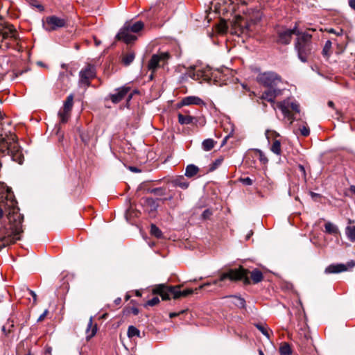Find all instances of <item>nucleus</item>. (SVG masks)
Segmentation results:
<instances>
[{
	"mask_svg": "<svg viewBox=\"0 0 355 355\" xmlns=\"http://www.w3.org/2000/svg\"><path fill=\"white\" fill-rule=\"evenodd\" d=\"M249 274L250 275V278L253 284H257L263 279V273L259 269L256 268L250 272L248 270L240 266L236 269H230L227 272L222 273L218 279H215L211 282H206L195 290L188 288L182 291H180L181 286H173L161 284L155 286L153 289V293L160 295L162 300H168L171 297L176 300L187 297L193 293L195 291L205 289L211 286L222 287L223 285L220 282L226 279H229L231 282L242 280L245 284H250L251 281L248 277Z\"/></svg>",
	"mask_w": 355,
	"mask_h": 355,
	"instance_id": "f257e3e1",
	"label": "nucleus"
},
{
	"mask_svg": "<svg viewBox=\"0 0 355 355\" xmlns=\"http://www.w3.org/2000/svg\"><path fill=\"white\" fill-rule=\"evenodd\" d=\"M10 223V227L0 229V250L3 248L15 243L21 239L20 234L23 232L22 223L24 216L15 211L13 208L12 213L8 216Z\"/></svg>",
	"mask_w": 355,
	"mask_h": 355,
	"instance_id": "f03ea898",
	"label": "nucleus"
},
{
	"mask_svg": "<svg viewBox=\"0 0 355 355\" xmlns=\"http://www.w3.org/2000/svg\"><path fill=\"white\" fill-rule=\"evenodd\" d=\"M312 36L309 33L298 34L295 43V49L298 58L302 62H306L312 53Z\"/></svg>",
	"mask_w": 355,
	"mask_h": 355,
	"instance_id": "7ed1b4c3",
	"label": "nucleus"
},
{
	"mask_svg": "<svg viewBox=\"0 0 355 355\" xmlns=\"http://www.w3.org/2000/svg\"><path fill=\"white\" fill-rule=\"evenodd\" d=\"M19 35L13 25L3 21L0 18V49L7 50L10 44L7 40L17 41Z\"/></svg>",
	"mask_w": 355,
	"mask_h": 355,
	"instance_id": "20e7f679",
	"label": "nucleus"
},
{
	"mask_svg": "<svg viewBox=\"0 0 355 355\" xmlns=\"http://www.w3.org/2000/svg\"><path fill=\"white\" fill-rule=\"evenodd\" d=\"M171 58V54L167 51L153 54L148 62L147 68L152 73H155L158 69L166 66Z\"/></svg>",
	"mask_w": 355,
	"mask_h": 355,
	"instance_id": "39448f33",
	"label": "nucleus"
},
{
	"mask_svg": "<svg viewBox=\"0 0 355 355\" xmlns=\"http://www.w3.org/2000/svg\"><path fill=\"white\" fill-rule=\"evenodd\" d=\"M257 80L266 87L275 88L282 82V78L277 73L268 71L259 73L257 77Z\"/></svg>",
	"mask_w": 355,
	"mask_h": 355,
	"instance_id": "423d86ee",
	"label": "nucleus"
},
{
	"mask_svg": "<svg viewBox=\"0 0 355 355\" xmlns=\"http://www.w3.org/2000/svg\"><path fill=\"white\" fill-rule=\"evenodd\" d=\"M277 105L284 116L291 121L294 119L293 116L291 114V110L296 113L300 112V105L295 101H290L289 99L279 102Z\"/></svg>",
	"mask_w": 355,
	"mask_h": 355,
	"instance_id": "0eeeda50",
	"label": "nucleus"
},
{
	"mask_svg": "<svg viewBox=\"0 0 355 355\" xmlns=\"http://www.w3.org/2000/svg\"><path fill=\"white\" fill-rule=\"evenodd\" d=\"M96 71L94 65L88 64L79 73V83L82 85L89 87L91 80L96 77Z\"/></svg>",
	"mask_w": 355,
	"mask_h": 355,
	"instance_id": "6e6552de",
	"label": "nucleus"
},
{
	"mask_svg": "<svg viewBox=\"0 0 355 355\" xmlns=\"http://www.w3.org/2000/svg\"><path fill=\"white\" fill-rule=\"evenodd\" d=\"M73 106V94H71L67 97L64 102L62 108L58 112V116L60 122L65 123L70 117L71 112Z\"/></svg>",
	"mask_w": 355,
	"mask_h": 355,
	"instance_id": "1a4fd4ad",
	"label": "nucleus"
},
{
	"mask_svg": "<svg viewBox=\"0 0 355 355\" xmlns=\"http://www.w3.org/2000/svg\"><path fill=\"white\" fill-rule=\"evenodd\" d=\"M66 20L55 15L47 17L44 24L45 29L48 31H55L57 28L66 26Z\"/></svg>",
	"mask_w": 355,
	"mask_h": 355,
	"instance_id": "9d476101",
	"label": "nucleus"
},
{
	"mask_svg": "<svg viewBox=\"0 0 355 355\" xmlns=\"http://www.w3.org/2000/svg\"><path fill=\"white\" fill-rule=\"evenodd\" d=\"M355 266V261L350 260L347 263L331 264L325 268L327 274L339 273L352 270Z\"/></svg>",
	"mask_w": 355,
	"mask_h": 355,
	"instance_id": "9b49d317",
	"label": "nucleus"
},
{
	"mask_svg": "<svg viewBox=\"0 0 355 355\" xmlns=\"http://www.w3.org/2000/svg\"><path fill=\"white\" fill-rule=\"evenodd\" d=\"M130 91V87H121L115 90L114 94H112L110 95V100L114 103H118L121 102L126 96H128V101H130L132 98V94H128Z\"/></svg>",
	"mask_w": 355,
	"mask_h": 355,
	"instance_id": "f8f14e48",
	"label": "nucleus"
},
{
	"mask_svg": "<svg viewBox=\"0 0 355 355\" xmlns=\"http://www.w3.org/2000/svg\"><path fill=\"white\" fill-rule=\"evenodd\" d=\"M128 26H123L116 35L119 40H122L126 44H130L135 41L137 37L131 33Z\"/></svg>",
	"mask_w": 355,
	"mask_h": 355,
	"instance_id": "ddd939ff",
	"label": "nucleus"
},
{
	"mask_svg": "<svg viewBox=\"0 0 355 355\" xmlns=\"http://www.w3.org/2000/svg\"><path fill=\"white\" fill-rule=\"evenodd\" d=\"M191 105H205V103L198 96H189L183 98L178 104V107H182V106H187Z\"/></svg>",
	"mask_w": 355,
	"mask_h": 355,
	"instance_id": "4468645a",
	"label": "nucleus"
},
{
	"mask_svg": "<svg viewBox=\"0 0 355 355\" xmlns=\"http://www.w3.org/2000/svg\"><path fill=\"white\" fill-rule=\"evenodd\" d=\"M296 33V28L293 29H286L282 31H279L278 33V41L281 44H288L292 39V36Z\"/></svg>",
	"mask_w": 355,
	"mask_h": 355,
	"instance_id": "2eb2a0df",
	"label": "nucleus"
},
{
	"mask_svg": "<svg viewBox=\"0 0 355 355\" xmlns=\"http://www.w3.org/2000/svg\"><path fill=\"white\" fill-rule=\"evenodd\" d=\"M280 94V90L275 88H270V89L263 92L261 98L270 103L275 101V98Z\"/></svg>",
	"mask_w": 355,
	"mask_h": 355,
	"instance_id": "dca6fc26",
	"label": "nucleus"
},
{
	"mask_svg": "<svg viewBox=\"0 0 355 355\" xmlns=\"http://www.w3.org/2000/svg\"><path fill=\"white\" fill-rule=\"evenodd\" d=\"M184 114L182 113H178V123L181 125H189V124H193L195 122L197 121V119L194 116H191L189 114H187V111H184Z\"/></svg>",
	"mask_w": 355,
	"mask_h": 355,
	"instance_id": "f3484780",
	"label": "nucleus"
},
{
	"mask_svg": "<svg viewBox=\"0 0 355 355\" xmlns=\"http://www.w3.org/2000/svg\"><path fill=\"white\" fill-rule=\"evenodd\" d=\"M96 331H97L96 324H94V325L93 324V319L91 317L89 318V322L87 324V327L86 329L87 338L90 339L91 338L94 336L95 334H96Z\"/></svg>",
	"mask_w": 355,
	"mask_h": 355,
	"instance_id": "a211bd4d",
	"label": "nucleus"
},
{
	"mask_svg": "<svg viewBox=\"0 0 355 355\" xmlns=\"http://www.w3.org/2000/svg\"><path fill=\"white\" fill-rule=\"evenodd\" d=\"M123 26H128L130 32L137 33L143 29L144 24L142 21H139L134 23L133 24L125 23Z\"/></svg>",
	"mask_w": 355,
	"mask_h": 355,
	"instance_id": "6ab92c4d",
	"label": "nucleus"
},
{
	"mask_svg": "<svg viewBox=\"0 0 355 355\" xmlns=\"http://www.w3.org/2000/svg\"><path fill=\"white\" fill-rule=\"evenodd\" d=\"M227 297L232 299V303L237 307L240 309H243L245 307V300L244 298L236 295H230Z\"/></svg>",
	"mask_w": 355,
	"mask_h": 355,
	"instance_id": "aec40b11",
	"label": "nucleus"
},
{
	"mask_svg": "<svg viewBox=\"0 0 355 355\" xmlns=\"http://www.w3.org/2000/svg\"><path fill=\"white\" fill-rule=\"evenodd\" d=\"M325 232L329 234L336 235L339 233L338 227L331 222L324 224Z\"/></svg>",
	"mask_w": 355,
	"mask_h": 355,
	"instance_id": "412c9836",
	"label": "nucleus"
},
{
	"mask_svg": "<svg viewBox=\"0 0 355 355\" xmlns=\"http://www.w3.org/2000/svg\"><path fill=\"white\" fill-rule=\"evenodd\" d=\"M199 171V168L194 164H189L186 167L185 175L187 178L195 176Z\"/></svg>",
	"mask_w": 355,
	"mask_h": 355,
	"instance_id": "4be33fe9",
	"label": "nucleus"
},
{
	"mask_svg": "<svg viewBox=\"0 0 355 355\" xmlns=\"http://www.w3.org/2000/svg\"><path fill=\"white\" fill-rule=\"evenodd\" d=\"M270 149L274 154L281 155L282 149L280 141L276 139H273Z\"/></svg>",
	"mask_w": 355,
	"mask_h": 355,
	"instance_id": "5701e85b",
	"label": "nucleus"
},
{
	"mask_svg": "<svg viewBox=\"0 0 355 355\" xmlns=\"http://www.w3.org/2000/svg\"><path fill=\"white\" fill-rule=\"evenodd\" d=\"M280 355H291L292 349L291 345L288 343H282L279 347Z\"/></svg>",
	"mask_w": 355,
	"mask_h": 355,
	"instance_id": "b1692460",
	"label": "nucleus"
},
{
	"mask_svg": "<svg viewBox=\"0 0 355 355\" xmlns=\"http://www.w3.org/2000/svg\"><path fill=\"white\" fill-rule=\"evenodd\" d=\"M216 142L212 139H205L202 143V146L204 150L209 151L214 148Z\"/></svg>",
	"mask_w": 355,
	"mask_h": 355,
	"instance_id": "393cba45",
	"label": "nucleus"
},
{
	"mask_svg": "<svg viewBox=\"0 0 355 355\" xmlns=\"http://www.w3.org/2000/svg\"><path fill=\"white\" fill-rule=\"evenodd\" d=\"M348 239L352 242L355 241V226H347L345 230Z\"/></svg>",
	"mask_w": 355,
	"mask_h": 355,
	"instance_id": "a878e982",
	"label": "nucleus"
},
{
	"mask_svg": "<svg viewBox=\"0 0 355 355\" xmlns=\"http://www.w3.org/2000/svg\"><path fill=\"white\" fill-rule=\"evenodd\" d=\"M128 336L131 338H133L135 336H137V337H139L140 338L141 337V335H140V331L136 328L134 326H129L128 329Z\"/></svg>",
	"mask_w": 355,
	"mask_h": 355,
	"instance_id": "bb28decb",
	"label": "nucleus"
},
{
	"mask_svg": "<svg viewBox=\"0 0 355 355\" xmlns=\"http://www.w3.org/2000/svg\"><path fill=\"white\" fill-rule=\"evenodd\" d=\"M255 327L268 338H270V330L268 328L266 325H264L261 323H258L255 324Z\"/></svg>",
	"mask_w": 355,
	"mask_h": 355,
	"instance_id": "cd10ccee",
	"label": "nucleus"
},
{
	"mask_svg": "<svg viewBox=\"0 0 355 355\" xmlns=\"http://www.w3.org/2000/svg\"><path fill=\"white\" fill-rule=\"evenodd\" d=\"M150 234L154 236L157 239H160L162 237V232L159 227H157L155 225L152 224L150 225Z\"/></svg>",
	"mask_w": 355,
	"mask_h": 355,
	"instance_id": "c85d7f7f",
	"label": "nucleus"
},
{
	"mask_svg": "<svg viewBox=\"0 0 355 355\" xmlns=\"http://www.w3.org/2000/svg\"><path fill=\"white\" fill-rule=\"evenodd\" d=\"M186 74L187 75V76L191 78L193 80H198L201 76L200 72L195 71L194 67H191L188 69Z\"/></svg>",
	"mask_w": 355,
	"mask_h": 355,
	"instance_id": "c756f323",
	"label": "nucleus"
},
{
	"mask_svg": "<svg viewBox=\"0 0 355 355\" xmlns=\"http://www.w3.org/2000/svg\"><path fill=\"white\" fill-rule=\"evenodd\" d=\"M135 58V53L130 52L123 57V62L124 63L125 65H129L130 63L133 62Z\"/></svg>",
	"mask_w": 355,
	"mask_h": 355,
	"instance_id": "7c9ffc66",
	"label": "nucleus"
},
{
	"mask_svg": "<svg viewBox=\"0 0 355 355\" xmlns=\"http://www.w3.org/2000/svg\"><path fill=\"white\" fill-rule=\"evenodd\" d=\"M174 184L177 187H179L183 189H186L189 187V182L184 181L183 178L176 179L174 181Z\"/></svg>",
	"mask_w": 355,
	"mask_h": 355,
	"instance_id": "2f4dec72",
	"label": "nucleus"
},
{
	"mask_svg": "<svg viewBox=\"0 0 355 355\" xmlns=\"http://www.w3.org/2000/svg\"><path fill=\"white\" fill-rule=\"evenodd\" d=\"M331 49V42L330 40H327L325 42V44L322 49V55L327 58H328L330 55Z\"/></svg>",
	"mask_w": 355,
	"mask_h": 355,
	"instance_id": "473e14b6",
	"label": "nucleus"
},
{
	"mask_svg": "<svg viewBox=\"0 0 355 355\" xmlns=\"http://www.w3.org/2000/svg\"><path fill=\"white\" fill-rule=\"evenodd\" d=\"M144 203L150 207L151 210H155L157 207L156 201L152 198H144Z\"/></svg>",
	"mask_w": 355,
	"mask_h": 355,
	"instance_id": "72a5a7b5",
	"label": "nucleus"
},
{
	"mask_svg": "<svg viewBox=\"0 0 355 355\" xmlns=\"http://www.w3.org/2000/svg\"><path fill=\"white\" fill-rule=\"evenodd\" d=\"M223 162V157H220L217 158L213 163L210 165L209 171H213L216 170Z\"/></svg>",
	"mask_w": 355,
	"mask_h": 355,
	"instance_id": "f704fd0d",
	"label": "nucleus"
},
{
	"mask_svg": "<svg viewBox=\"0 0 355 355\" xmlns=\"http://www.w3.org/2000/svg\"><path fill=\"white\" fill-rule=\"evenodd\" d=\"M150 193L157 195V196H163L164 195V189L163 188H155L150 190Z\"/></svg>",
	"mask_w": 355,
	"mask_h": 355,
	"instance_id": "c9c22d12",
	"label": "nucleus"
},
{
	"mask_svg": "<svg viewBox=\"0 0 355 355\" xmlns=\"http://www.w3.org/2000/svg\"><path fill=\"white\" fill-rule=\"evenodd\" d=\"M159 302V299L158 297H154L151 300H148L146 302L147 306H153L156 304H157Z\"/></svg>",
	"mask_w": 355,
	"mask_h": 355,
	"instance_id": "e433bc0d",
	"label": "nucleus"
},
{
	"mask_svg": "<svg viewBox=\"0 0 355 355\" xmlns=\"http://www.w3.org/2000/svg\"><path fill=\"white\" fill-rule=\"evenodd\" d=\"M299 130L301 133V135L304 137H307L309 133H310V130L308 127L306 126H302L301 128H299Z\"/></svg>",
	"mask_w": 355,
	"mask_h": 355,
	"instance_id": "4c0bfd02",
	"label": "nucleus"
},
{
	"mask_svg": "<svg viewBox=\"0 0 355 355\" xmlns=\"http://www.w3.org/2000/svg\"><path fill=\"white\" fill-rule=\"evenodd\" d=\"M24 289L26 291H28L29 293V294L33 297V305L36 304H37V295H36V293L33 291L29 289L27 286H24Z\"/></svg>",
	"mask_w": 355,
	"mask_h": 355,
	"instance_id": "58836bf2",
	"label": "nucleus"
},
{
	"mask_svg": "<svg viewBox=\"0 0 355 355\" xmlns=\"http://www.w3.org/2000/svg\"><path fill=\"white\" fill-rule=\"evenodd\" d=\"M239 181L245 185H252L253 183L252 180L251 178H250L249 177L243 178H241L239 179Z\"/></svg>",
	"mask_w": 355,
	"mask_h": 355,
	"instance_id": "ea45409f",
	"label": "nucleus"
},
{
	"mask_svg": "<svg viewBox=\"0 0 355 355\" xmlns=\"http://www.w3.org/2000/svg\"><path fill=\"white\" fill-rule=\"evenodd\" d=\"M28 3H29L31 6H35L40 10H43V6L40 4L37 3V1L36 0H26Z\"/></svg>",
	"mask_w": 355,
	"mask_h": 355,
	"instance_id": "a19ab883",
	"label": "nucleus"
},
{
	"mask_svg": "<svg viewBox=\"0 0 355 355\" xmlns=\"http://www.w3.org/2000/svg\"><path fill=\"white\" fill-rule=\"evenodd\" d=\"M48 313H49V311H48L47 309H46V310L44 311V313L40 315L39 318L37 319V321H38V322H41V321H42V320L45 318V317L46 316V315L48 314Z\"/></svg>",
	"mask_w": 355,
	"mask_h": 355,
	"instance_id": "79ce46f5",
	"label": "nucleus"
},
{
	"mask_svg": "<svg viewBox=\"0 0 355 355\" xmlns=\"http://www.w3.org/2000/svg\"><path fill=\"white\" fill-rule=\"evenodd\" d=\"M130 312H131L133 315H138V314H139V309H138L137 307H132V308L130 309Z\"/></svg>",
	"mask_w": 355,
	"mask_h": 355,
	"instance_id": "37998d69",
	"label": "nucleus"
},
{
	"mask_svg": "<svg viewBox=\"0 0 355 355\" xmlns=\"http://www.w3.org/2000/svg\"><path fill=\"white\" fill-rule=\"evenodd\" d=\"M184 312V311H180V312H179V313H175V312H174V313H171L169 314V317H170L171 318H175V317H176V316L179 315L180 313H183Z\"/></svg>",
	"mask_w": 355,
	"mask_h": 355,
	"instance_id": "c03bdc74",
	"label": "nucleus"
},
{
	"mask_svg": "<svg viewBox=\"0 0 355 355\" xmlns=\"http://www.w3.org/2000/svg\"><path fill=\"white\" fill-rule=\"evenodd\" d=\"M349 6L353 10H355V0H349Z\"/></svg>",
	"mask_w": 355,
	"mask_h": 355,
	"instance_id": "a18cd8bd",
	"label": "nucleus"
},
{
	"mask_svg": "<svg viewBox=\"0 0 355 355\" xmlns=\"http://www.w3.org/2000/svg\"><path fill=\"white\" fill-rule=\"evenodd\" d=\"M114 303L116 306L120 305L121 303V298L117 297L116 299L114 300Z\"/></svg>",
	"mask_w": 355,
	"mask_h": 355,
	"instance_id": "49530a36",
	"label": "nucleus"
},
{
	"mask_svg": "<svg viewBox=\"0 0 355 355\" xmlns=\"http://www.w3.org/2000/svg\"><path fill=\"white\" fill-rule=\"evenodd\" d=\"M299 169L300 171L303 173V175L305 176L306 175V171H305V168L304 167V166L300 164L299 165Z\"/></svg>",
	"mask_w": 355,
	"mask_h": 355,
	"instance_id": "de8ad7c7",
	"label": "nucleus"
},
{
	"mask_svg": "<svg viewBox=\"0 0 355 355\" xmlns=\"http://www.w3.org/2000/svg\"><path fill=\"white\" fill-rule=\"evenodd\" d=\"M329 33H335V34H336V35H341V34H342L343 31H342V30H340V31H339V32H336V31H334V29H331V30L329 31Z\"/></svg>",
	"mask_w": 355,
	"mask_h": 355,
	"instance_id": "09e8293b",
	"label": "nucleus"
},
{
	"mask_svg": "<svg viewBox=\"0 0 355 355\" xmlns=\"http://www.w3.org/2000/svg\"><path fill=\"white\" fill-rule=\"evenodd\" d=\"M3 216V211L2 208L0 207V219H1Z\"/></svg>",
	"mask_w": 355,
	"mask_h": 355,
	"instance_id": "8fccbe9b",
	"label": "nucleus"
},
{
	"mask_svg": "<svg viewBox=\"0 0 355 355\" xmlns=\"http://www.w3.org/2000/svg\"><path fill=\"white\" fill-rule=\"evenodd\" d=\"M270 132L269 130H267V131L266 132V137H267V139H268V140H269V139H270V135H269V133H270Z\"/></svg>",
	"mask_w": 355,
	"mask_h": 355,
	"instance_id": "3c124183",
	"label": "nucleus"
},
{
	"mask_svg": "<svg viewBox=\"0 0 355 355\" xmlns=\"http://www.w3.org/2000/svg\"><path fill=\"white\" fill-rule=\"evenodd\" d=\"M351 191L355 194V186L350 187Z\"/></svg>",
	"mask_w": 355,
	"mask_h": 355,
	"instance_id": "603ef678",
	"label": "nucleus"
},
{
	"mask_svg": "<svg viewBox=\"0 0 355 355\" xmlns=\"http://www.w3.org/2000/svg\"><path fill=\"white\" fill-rule=\"evenodd\" d=\"M328 105H329V107H333V106H334V103H333L332 101H329V102H328Z\"/></svg>",
	"mask_w": 355,
	"mask_h": 355,
	"instance_id": "864d4df0",
	"label": "nucleus"
},
{
	"mask_svg": "<svg viewBox=\"0 0 355 355\" xmlns=\"http://www.w3.org/2000/svg\"><path fill=\"white\" fill-rule=\"evenodd\" d=\"M271 134L275 135L276 137H279V135L276 132H271Z\"/></svg>",
	"mask_w": 355,
	"mask_h": 355,
	"instance_id": "5fc2aeb1",
	"label": "nucleus"
},
{
	"mask_svg": "<svg viewBox=\"0 0 355 355\" xmlns=\"http://www.w3.org/2000/svg\"><path fill=\"white\" fill-rule=\"evenodd\" d=\"M259 355H264V354L261 349H259Z\"/></svg>",
	"mask_w": 355,
	"mask_h": 355,
	"instance_id": "6e6d98bb",
	"label": "nucleus"
},
{
	"mask_svg": "<svg viewBox=\"0 0 355 355\" xmlns=\"http://www.w3.org/2000/svg\"><path fill=\"white\" fill-rule=\"evenodd\" d=\"M3 119V114L0 112V121L2 120Z\"/></svg>",
	"mask_w": 355,
	"mask_h": 355,
	"instance_id": "4d7b16f0",
	"label": "nucleus"
},
{
	"mask_svg": "<svg viewBox=\"0 0 355 355\" xmlns=\"http://www.w3.org/2000/svg\"><path fill=\"white\" fill-rule=\"evenodd\" d=\"M154 73H152V72H151V74H150V79H153V77Z\"/></svg>",
	"mask_w": 355,
	"mask_h": 355,
	"instance_id": "13d9d810",
	"label": "nucleus"
},
{
	"mask_svg": "<svg viewBox=\"0 0 355 355\" xmlns=\"http://www.w3.org/2000/svg\"><path fill=\"white\" fill-rule=\"evenodd\" d=\"M311 196H317V194H316V193H313V192H311Z\"/></svg>",
	"mask_w": 355,
	"mask_h": 355,
	"instance_id": "bf43d9fd",
	"label": "nucleus"
},
{
	"mask_svg": "<svg viewBox=\"0 0 355 355\" xmlns=\"http://www.w3.org/2000/svg\"><path fill=\"white\" fill-rule=\"evenodd\" d=\"M136 295H137V296H140V295H141V294L139 293V291H137V292H136Z\"/></svg>",
	"mask_w": 355,
	"mask_h": 355,
	"instance_id": "052dcab7",
	"label": "nucleus"
},
{
	"mask_svg": "<svg viewBox=\"0 0 355 355\" xmlns=\"http://www.w3.org/2000/svg\"><path fill=\"white\" fill-rule=\"evenodd\" d=\"M37 64H38L39 65H40V66H44V64H42V62H39Z\"/></svg>",
	"mask_w": 355,
	"mask_h": 355,
	"instance_id": "680f3d73",
	"label": "nucleus"
},
{
	"mask_svg": "<svg viewBox=\"0 0 355 355\" xmlns=\"http://www.w3.org/2000/svg\"><path fill=\"white\" fill-rule=\"evenodd\" d=\"M245 28L246 30H248V29H249V26H248V25H246V26H245Z\"/></svg>",
	"mask_w": 355,
	"mask_h": 355,
	"instance_id": "e2e57ef3",
	"label": "nucleus"
},
{
	"mask_svg": "<svg viewBox=\"0 0 355 355\" xmlns=\"http://www.w3.org/2000/svg\"><path fill=\"white\" fill-rule=\"evenodd\" d=\"M132 171H136L137 170H136V168H132Z\"/></svg>",
	"mask_w": 355,
	"mask_h": 355,
	"instance_id": "0e129e2a",
	"label": "nucleus"
},
{
	"mask_svg": "<svg viewBox=\"0 0 355 355\" xmlns=\"http://www.w3.org/2000/svg\"><path fill=\"white\" fill-rule=\"evenodd\" d=\"M228 137H229V135H228V136H227V137H225V141L227 140V139Z\"/></svg>",
	"mask_w": 355,
	"mask_h": 355,
	"instance_id": "69168bd1",
	"label": "nucleus"
},
{
	"mask_svg": "<svg viewBox=\"0 0 355 355\" xmlns=\"http://www.w3.org/2000/svg\"><path fill=\"white\" fill-rule=\"evenodd\" d=\"M129 299V297L127 295L125 297V300H128Z\"/></svg>",
	"mask_w": 355,
	"mask_h": 355,
	"instance_id": "338daca9",
	"label": "nucleus"
}]
</instances>
